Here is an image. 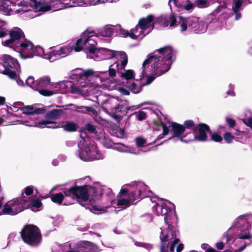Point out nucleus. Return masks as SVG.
<instances>
[{
    "mask_svg": "<svg viewBox=\"0 0 252 252\" xmlns=\"http://www.w3.org/2000/svg\"><path fill=\"white\" fill-rule=\"evenodd\" d=\"M85 128L86 130L91 133H96L97 132L95 127L91 124L88 123L86 124L85 126Z\"/></svg>",
    "mask_w": 252,
    "mask_h": 252,
    "instance_id": "603ef678",
    "label": "nucleus"
},
{
    "mask_svg": "<svg viewBox=\"0 0 252 252\" xmlns=\"http://www.w3.org/2000/svg\"><path fill=\"white\" fill-rule=\"evenodd\" d=\"M75 69L73 70L72 71V72H71V75H70V78H71V80H70V81H63L62 82H61L60 83V86L62 87V88H64L67 90V91H68V90L69 89H71V90L72 91V92L73 93H76V94H84L86 92H89V83L88 82V78L87 77L85 80V82H86L87 83V85L86 86V87H84V89H83L82 91H80V92H77L76 89L74 88H75V86L76 85V84L78 82H80V81H79V80H77L78 79H73V77H72V75H73V72L75 70Z\"/></svg>",
    "mask_w": 252,
    "mask_h": 252,
    "instance_id": "5701e85b",
    "label": "nucleus"
},
{
    "mask_svg": "<svg viewBox=\"0 0 252 252\" xmlns=\"http://www.w3.org/2000/svg\"><path fill=\"white\" fill-rule=\"evenodd\" d=\"M26 45L22 48V50L20 51L19 56L22 59L32 58L34 56H41L44 58V49L40 46L33 47L32 43L30 41H26Z\"/></svg>",
    "mask_w": 252,
    "mask_h": 252,
    "instance_id": "6ab92c4d",
    "label": "nucleus"
},
{
    "mask_svg": "<svg viewBox=\"0 0 252 252\" xmlns=\"http://www.w3.org/2000/svg\"><path fill=\"white\" fill-rule=\"evenodd\" d=\"M223 138L227 143H231L235 139V137L230 132H227L224 134Z\"/></svg>",
    "mask_w": 252,
    "mask_h": 252,
    "instance_id": "de8ad7c7",
    "label": "nucleus"
},
{
    "mask_svg": "<svg viewBox=\"0 0 252 252\" xmlns=\"http://www.w3.org/2000/svg\"><path fill=\"white\" fill-rule=\"evenodd\" d=\"M118 97H109L101 102V109L106 113L110 115L112 110H114V106L117 103Z\"/></svg>",
    "mask_w": 252,
    "mask_h": 252,
    "instance_id": "cd10ccee",
    "label": "nucleus"
},
{
    "mask_svg": "<svg viewBox=\"0 0 252 252\" xmlns=\"http://www.w3.org/2000/svg\"><path fill=\"white\" fill-rule=\"evenodd\" d=\"M173 49L170 46L161 48L149 55L148 58L142 64V78L148 75L143 85H148L154 79L167 72L172 64Z\"/></svg>",
    "mask_w": 252,
    "mask_h": 252,
    "instance_id": "7ed1b4c3",
    "label": "nucleus"
},
{
    "mask_svg": "<svg viewBox=\"0 0 252 252\" xmlns=\"http://www.w3.org/2000/svg\"><path fill=\"white\" fill-rule=\"evenodd\" d=\"M196 26L195 30V32L197 33H201L205 32L207 30V25L206 23L199 18L198 24Z\"/></svg>",
    "mask_w": 252,
    "mask_h": 252,
    "instance_id": "4c0bfd02",
    "label": "nucleus"
},
{
    "mask_svg": "<svg viewBox=\"0 0 252 252\" xmlns=\"http://www.w3.org/2000/svg\"><path fill=\"white\" fill-rule=\"evenodd\" d=\"M177 1L178 0H170L168 2V4L170 6V8L172 9V7L173 5L175 6H177Z\"/></svg>",
    "mask_w": 252,
    "mask_h": 252,
    "instance_id": "69168bd1",
    "label": "nucleus"
},
{
    "mask_svg": "<svg viewBox=\"0 0 252 252\" xmlns=\"http://www.w3.org/2000/svg\"><path fill=\"white\" fill-rule=\"evenodd\" d=\"M27 203L24 202V197L13 199L3 206L2 210H0V216L15 215L27 208Z\"/></svg>",
    "mask_w": 252,
    "mask_h": 252,
    "instance_id": "ddd939ff",
    "label": "nucleus"
},
{
    "mask_svg": "<svg viewBox=\"0 0 252 252\" xmlns=\"http://www.w3.org/2000/svg\"><path fill=\"white\" fill-rule=\"evenodd\" d=\"M58 49L62 58L69 55V54L72 52L73 48L72 46H66L62 47Z\"/></svg>",
    "mask_w": 252,
    "mask_h": 252,
    "instance_id": "e433bc0d",
    "label": "nucleus"
},
{
    "mask_svg": "<svg viewBox=\"0 0 252 252\" xmlns=\"http://www.w3.org/2000/svg\"><path fill=\"white\" fill-rule=\"evenodd\" d=\"M50 84V78L48 76H44L37 80V90L39 93L44 96H50L56 93L44 89L47 88Z\"/></svg>",
    "mask_w": 252,
    "mask_h": 252,
    "instance_id": "b1692460",
    "label": "nucleus"
},
{
    "mask_svg": "<svg viewBox=\"0 0 252 252\" xmlns=\"http://www.w3.org/2000/svg\"><path fill=\"white\" fill-rule=\"evenodd\" d=\"M98 35L93 31H86L82 33L81 37L78 39L74 45V49L75 52H79L83 49L88 50L90 55L89 57L94 56L97 50L95 46L97 44Z\"/></svg>",
    "mask_w": 252,
    "mask_h": 252,
    "instance_id": "1a4fd4ad",
    "label": "nucleus"
},
{
    "mask_svg": "<svg viewBox=\"0 0 252 252\" xmlns=\"http://www.w3.org/2000/svg\"><path fill=\"white\" fill-rule=\"evenodd\" d=\"M209 3H214L215 2H218L221 3V1H223V3L219 5L214 11L213 13L214 14H217L220 12L222 9H224L226 7L225 0H208Z\"/></svg>",
    "mask_w": 252,
    "mask_h": 252,
    "instance_id": "58836bf2",
    "label": "nucleus"
},
{
    "mask_svg": "<svg viewBox=\"0 0 252 252\" xmlns=\"http://www.w3.org/2000/svg\"><path fill=\"white\" fill-rule=\"evenodd\" d=\"M211 140L216 142H220L222 140V138L217 133H213L211 135Z\"/></svg>",
    "mask_w": 252,
    "mask_h": 252,
    "instance_id": "5fc2aeb1",
    "label": "nucleus"
},
{
    "mask_svg": "<svg viewBox=\"0 0 252 252\" xmlns=\"http://www.w3.org/2000/svg\"><path fill=\"white\" fill-rule=\"evenodd\" d=\"M18 73V72H16V76L14 77L11 78L12 79H15L19 86H23L24 82L17 76V74Z\"/></svg>",
    "mask_w": 252,
    "mask_h": 252,
    "instance_id": "6e6d98bb",
    "label": "nucleus"
},
{
    "mask_svg": "<svg viewBox=\"0 0 252 252\" xmlns=\"http://www.w3.org/2000/svg\"><path fill=\"white\" fill-rule=\"evenodd\" d=\"M24 202L27 203V208L31 207L33 212H36L42 209V203L40 200L24 197Z\"/></svg>",
    "mask_w": 252,
    "mask_h": 252,
    "instance_id": "c756f323",
    "label": "nucleus"
},
{
    "mask_svg": "<svg viewBox=\"0 0 252 252\" xmlns=\"http://www.w3.org/2000/svg\"><path fill=\"white\" fill-rule=\"evenodd\" d=\"M135 245L137 247H143L147 250H150L153 248V246L152 245L148 243H143V242H135Z\"/></svg>",
    "mask_w": 252,
    "mask_h": 252,
    "instance_id": "09e8293b",
    "label": "nucleus"
},
{
    "mask_svg": "<svg viewBox=\"0 0 252 252\" xmlns=\"http://www.w3.org/2000/svg\"><path fill=\"white\" fill-rule=\"evenodd\" d=\"M24 192L27 195L31 194L33 192L32 188V187H27L25 189Z\"/></svg>",
    "mask_w": 252,
    "mask_h": 252,
    "instance_id": "e2e57ef3",
    "label": "nucleus"
},
{
    "mask_svg": "<svg viewBox=\"0 0 252 252\" xmlns=\"http://www.w3.org/2000/svg\"><path fill=\"white\" fill-rule=\"evenodd\" d=\"M158 21L164 27H179L181 32L186 31L189 28L195 32L198 24L199 18L196 17H184L182 16H175L172 13L169 15H163L158 18Z\"/></svg>",
    "mask_w": 252,
    "mask_h": 252,
    "instance_id": "423d86ee",
    "label": "nucleus"
},
{
    "mask_svg": "<svg viewBox=\"0 0 252 252\" xmlns=\"http://www.w3.org/2000/svg\"><path fill=\"white\" fill-rule=\"evenodd\" d=\"M135 143L138 147H141L146 143V141L142 137H137L135 139Z\"/></svg>",
    "mask_w": 252,
    "mask_h": 252,
    "instance_id": "8fccbe9b",
    "label": "nucleus"
},
{
    "mask_svg": "<svg viewBox=\"0 0 252 252\" xmlns=\"http://www.w3.org/2000/svg\"><path fill=\"white\" fill-rule=\"evenodd\" d=\"M64 193L66 196L70 197L69 202H64V205L72 204L74 199L76 198L78 199L79 204L83 207L87 205L89 198V202L93 204L102 195L101 189L98 185L93 187L86 184L75 186L64 190Z\"/></svg>",
    "mask_w": 252,
    "mask_h": 252,
    "instance_id": "20e7f679",
    "label": "nucleus"
},
{
    "mask_svg": "<svg viewBox=\"0 0 252 252\" xmlns=\"http://www.w3.org/2000/svg\"><path fill=\"white\" fill-rule=\"evenodd\" d=\"M4 62L0 63V73L7 75L9 78L16 76V72L20 69L17 60L8 55L2 56Z\"/></svg>",
    "mask_w": 252,
    "mask_h": 252,
    "instance_id": "4468645a",
    "label": "nucleus"
},
{
    "mask_svg": "<svg viewBox=\"0 0 252 252\" xmlns=\"http://www.w3.org/2000/svg\"><path fill=\"white\" fill-rule=\"evenodd\" d=\"M116 136L119 138H123L125 136V131L122 128H119L116 132Z\"/></svg>",
    "mask_w": 252,
    "mask_h": 252,
    "instance_id": "bf43d9fd",
    "label": "nucleus"
},
{
    "mask_svg": "<svg viewBox=\"0 0 252 252\" xmlns=\"http://www.w3.org/2000/svg\"><path fill=\"white\" fill-rule=\"evenodd\" d=\"M179 243H166L161 244L160 252H181L184 248V245Z\"/></svg>",
    "mask_w": 252,
    "mask_h": 252,
    "instance_id": "a878e982",
    "label": "nucleus"
},
{
    "mask_svg": "<svg viewBox=\"0 0 252 252\" xmlns=\"http://www.w3.org/2000/svg\"><path fill=\"white\" fill-rule=\"evenodd\" d=\"M160 124L163 129V132L158 135L157 139L163 138L171 131L173 136L167 140H173L174 142L180 141L186 143L192 141V138L189 137L190 132L186 131L185 126L183 125L170 121L165 123L161 122Z\"/></svg>",
    "mask_w": 252,
    "mask_h": 252,
    "instance_id": "0eeeda50",
    "label": "nucleus"
},
{
    "mask_svg": "<svg viewBox=\"0 0 252 252\" xmlns=\"http://www.w3.org/2000/svg\"><path fill=\"white\" fill-rule=\"evenodd\" d=\"M63 130L68 132H74L77 130L78 126L77 124L73 122H66L62 126Z\"/></svg>",
    "mask_w": 252,
    "mask_h": 252,
    "instance_id": "f704fd0d",
    "label": "nucleus"
},
{
    "mask_svg": "<svg viewBox=\"0 0 252 252\" xmlns=\"http://www.w3.org/2000/svg\"><path fill=\"white\" fill-rule=\"evenodd\" d=\"M210 131V128L208 125L205 124H200L197 125L193 134L190 133L189 137L192 138V141L196 140L199 141H205L207 140V134Z\"/></svg>",
    "mask_w": 252,
    "mask_h": 252,
    "instance_id": "4be33fe9",
    "label": "nucleus"
},
{
    "mask_svg": "<svg viewBox=\"0 0 252 252\" xmlns=\"http://www.w3.org/2000/svg\"><path fill=\"white\" fill-rule=\"evenodd\" d=\"M23 241L32 246L38 245L41 241V235L38 228L33 225H26L20 232Z\"/></svg>",
    "mask_w": 252,
    "mask_h": 252,
    "instance_id": "9b49d317",
    "label": "nucleus"
},
{
    "mask_svg": "<svg viewBox=\"0 0 252 252\" xmlns=\"http://www.w3.org/2000/svg\"><path fill=\"white\" fill-rule=\"evenodd\" d=\"M63 193H64L63 192ZM67 198H69L70 199V197L66 196L65 194H63L62 193H58L52 195L51 200L54 203L61 204L63 201V203L64 202H68L69 201H66Z\"/></svg>",
    "mask_w": 252,
    "mask_h": 252,
    "instance_id": "2f4dec72",
    "label": "nucleus"
},
{
    "mask_svg": "<svg viewBox=\"0 0 252 252\" xmlns=\"http://www.w3.org/2000/svg\"><path fill=\"white\" fill-rule=\"evenodd\" d=\"M119 91L123 94H124V95H129V91L124 88H122V87L120 88L119 89Z\"/></svg>",
    "mask_w": 252,
    "mask_h": 252,
    "instance_id": "0e129e2a",
    "label": "nucleus"
},
{
    "mask_svg": "<svg viewBox=\"0 0 252 252\" xmlns=\"http://www.w3.org/2000/svg\"><path fill=\"white\" fill-rule=\"evenodd\" d=\"M127 105L128 101L127 100L118 99L117 103H116V105L114 106V110H112L109 115L117 121H121L122 117L119 114L126 115L127 111L129 110Z\"/></svg>",
    "mask_w": 252,
    "mask_h": 252,
    "instance_id": "aec40b11",
    "label": "nucleus"
},
{
    "mask_svg": "<svg viewBox=\"0 0 252 252\" xmlns=\"http://www.w3.org/2000/svg\"><path fill=\"white\" fill-rule=\"evenodd\" d=\"M170 206H174L173 204L168 201H166L161 205L156 204V206L153 207V212L158 216H164V220L165 224H168L170 226V222H176L177 218L174 212L170 209Z\"/></svg>",
    "mask_w": 252,
    "mask_h": 252,
    "instance_id": "2eb2a0df",
    "label": "nucleus"
},
{
    "mask_svg": "<svg viewBox=\"0 0 252 252\" xmlns=\"http://www.w3.org/2000/svg\"><path fill=\"white\" fill-rule=\"evenodd\" d=\"M10 109L13 112H17L20 110L23 114L28 116L30 119L29 121L31 122L37 119V115L44 114L46 112V110L44 108L34 109L33 106L32 105L24 107L23 103L21 102H14L12 106L10 107Z\"/></svg>",
    "mask_w": 252,
    "mask_h": 252,
    "instance_id": "a211bd4d",
    "label": "nucleus"
},
{
    "mask_svg": "<svg viewBox=\"0 0 252 252\" xmlns=\"http://www.w3.org/2000/svg\"><path fill=\"white\" fill-rule=\"evenodd\" d=\"M34 120L32 121H25L24 124L29 126H34V127H38L40 128H56L58 127L56 123L50 121H41L38 122H35Z\"/></svg>",
    "mask_w": 252,
    "mask_h": 252,
    "instance_id": "bb28decb",
    "label": "nucleus"
},
{
    "mask_svg": "<svg viewBox=\"0 0 252 252\" xmlns=\"http://www.w3.org/2000/svg\"><path fill=\"white\" fill-rule=\"evenodd\" d=\"M76 111L79 113H85L87 112H91L93 114H95V110L92 107L86 106H76Z\"/></svg>",
    "mask_w": 252,
    "mask_h": 252,
    "instance_id": "a19ab883",
    "label": "nucleus"
},
{
    "mask_svg": "<svg viewBox=\"0 0 252 252\" xmlns=\"http://www.w3.org/2000/svg\"><path fill=\"white\" fill-rule=\"evenodd\" d=\"M183 126H185V129H189L193 132L195 130V128L197 126V125H195L193 122L191 120L186 121L184 122Z\"/></svg>",
    "mask_w": 252,
    "mask_h": 252,
    "instance_id": "a18cd8bd",
    "label": "nucleus"
},
{
    "mask_svg": "<svg viewBox=\"0 0 252 252\" xmlns=\"http://www.w3.org/2000/svg\"><path fill=\"white\" fill-rule=\"evenodd\" d=\"M85 207H86V209H89L91 212L96 214H101L105 211L104 209H102L99 206H85Z\"/></svg>",
    "mask_w": 252,
    "mask_h": 252,
    "instance_id": "37998d69",
    "label": "nucleus"
},
{
    "mask_svg": "<svg viewBox=\"0 0 252 252\" xmlns=\"http://www.w3.org/2000/svg\"><path fill=\"white\" fill-rule=\"evenodd\" d=\"M252 213H248L238 216L234 220L232 226L225 232L222 241L230 248L228 252H241L247 246L243 243L245 240H250L252 234Z\"/></svg>",
    "mask_w": 252,
    "mask_h": 252,
    "instance_id": "f03ea898",
    "label": "nucleus"
},
{
    "mask_svg": "<svg viewBox=\"0 0 252 252\" xmlns=\"http://www.w3.org/2000/svg\"><path fill=\"white\" fill-rule=\"evenodd\" d=\"M154 16L152 15H149L146 17L140 19L138 23L140 29H142L144 31H148V33L153 30L154 27Z\"/></svg>",
    "mask_w": 252,
    "mask_h": 252,
    "instance_id": "393cba45",
    "label": "nucleus"
},
{
    "mask_svg": "<svg viewBox=\"0 0 252 252\" xmlns=\"http://www.w3.org/2000/svg\"><path fill=\"white\" fill-rule=\"evenodd\" d=\"M29 5L26 2L23 11L29 13L28 16L34 18L41 15L44 12L49 11L50 6L47 4L42 3L41 0H30Z\"/></svg>",
    "mask_w": 252,
    "mask_h": 252,
    "instance_id": "dca6fc26",
    "label": "nucleus"
},
{
    "mask_svg": "<svg viewBox=\"0 0 252 252\" xmlns=\"http://www.w3.org/2000/svg\"><path fill=\"white\" fill-rule=\"evenodd\" d=\"M61 249L64 252H96L98 247L93 243L83 241L78 243L67 242L62 245Z\"/></svg>",
    "mask_w": 252,
    "mask_h": 252,
    "instance_id": "f8f14e48",
    "label": "nucleus"
},
{
    "mask_svg": "<svg viewBox=\"0 0 252 252\" xmlns=\"http://www.w3.org/2000/svg\"><path fill=\"white\" fill-rule=\"evenodd\" d=\"M128 185L133 187L135 190L128 193L126 189L122 188L116 199L112 202L114 207L125 209L134 200L147 197V187L144 183L132 182Z\"/></svg>",
    "mask_w": 252,
    "mask_h": 252,
    "instance_id": "39448f33",
    "label": "nucleus"
},
{
    "mask_svg": "<svg viewBox=\"0 0 252 252\" xmlns=\"http://www.w3.org/2000/svg\"><path fill=\"white\" fill-rule=\"evenodd\" d=\"M201 248L205 251V252H217L207 244H203L201 246Z\"/></svg>",
    "mask_w": 252,
    "mask_h": 252,
    "instance_id": "3c124183",
    "label": "nucleus"
},
{
    "mask_svg": "<svg viewBox=\"0 0 252 252\" xmlns=\"http://www.w3.org/2000/svg\"><path fill=\"white\" fill-rule=\"evenodd\" d=\"M124 69H123L124 70ZM121 70L120 71L118 72L119 73H121V76L122 77L125 78L126 80H130L134 78V72L133 70L128 69L125 71L124 72H122Z\"/></svg>",
    "mask_w": 252,
    "mask_h": 252,
    "instance_id": "ea45409f",
    "label": "nucleus"
},
{
    "mask_svg": "<svg viewBox=\"0 0 252 252\" xmlns=\"http://www.w3.org/2000/svg\"><path fill=\"white\" fill-rule=\"evenodd\" d=\"M44 58L48 60L50 62H53L55 60L61 58V57L58 49H57L50 53H46L45 55H44Z\"/></svg>",
    "mask_w": 252,
    "mask_h": 252,
    "instance_id": "72a5a7b5",
    "label": "nucleus"
},
{
    "mask_svg": "<svg viewBox=\"0 0 252 252\" xmlns=\"http://www.w3.org/2000/svg\"><path fill=\"white\" fill-rule=\"evenodd\" d=\"M114 149L120 152L127 153L134 155H139L141 152V150L139 149H136L133 147H129L121 143L116 144Z\"/></svg>",
    "mask_w": 252,
    "mask_h": 252,
    "instance_id": "c85d7f7f",
    "label": "nucleus"
},
{
    "mask_svg": "<svg viewBox=\"0 0 252 252\" xmlns=\"http://www.w3.org/2000/svg\"><path fill=\"white\" fill-rule=\"evenodd\" d=\"M63 113L62 109H54L47 113L45 117L51 120L58 119Z\"/></svg>",
    "mask_w": 252,
    "mask_h": 252,
    "instance_id": "473e14b6",
    "label": "nucleus"
},
{
    "mask_svg": "<svg viewBox=\"0 0 252 252\" xmlns=\"http://www.w3.org/2000/svg\"><path fill=\"white\" fill-rule=\"evenodd\" d=\"M26 84L33 90H37V80L35 81L33 77L29 76L26 80Z\"/></svg>",
    "mask_w": 252,
    "mask_h": 252,
    "instance_id": "79ce46f5",
    "label": "nucleus"
},
{
    "mask_svg": "<svg viewBox=\"0 0 252 252\" xmlns=\"http://www.w3.org/2000/svg\"><path fill=\"white\" fill-rule=\"evenodd\" d=\"M176 222H170V226L168 224H165L164 226L160 228V234L159 238L161 244L166 243H179L180 240L178 238V233L174 225Z\"/></svg>",
    "mask_w": 252,
    "mask_h": 252,
    "instance_id": "f3484780",
    "label": "nucleus"
},
{
    "mask_svg": "<svg viewBox=\"0 0 252 252\" xmlns=\"http://www.w3.org/2000/svg\"><path fill=\"white\" fill-rule=\"evenodd\" d=\"M13 4L9 0H0V10L5 15H8L12 11Z\"/></svg>",
    "mask_w": 252,
    "mask_h": 252,
    "instance_id": "7c9ffc66",
    "label": "nucleus"
},
{
    "mask_svg": "<svg viewBox=\"0 0 252 252\" xmlns=\"http://www.w3.org/2000/svg\"><path fill=\"white\" fill-rule=\"evenodd\" d=\"M116 136L119 138H123L125 136V131L122 128H119L116 132Z\"/></svg>",
    "mask_w": 252,
    "mask_h": 252,
    "instance_id": "052dcab7",
    "label": "nucleus"
},
{
    "mask_svg": "<svg viewBox=\"0 0 252 252\" xmlns=\"http://www.w3.org/2000/svg\"><path fill=\"white\" fill-rule=\"evenodd\" d=\"M10 38L2 42L3 45L9 47L20 54V51L22 50L27 43L26 41L29 40L25 39L23 31L19 28L15 27L12 28L9 32Z\"/></svg>",
    "mask_w": 252,
    "mask_h": 252,
    "instance_id": "9d476101",
    "label": "nucleus"
},
{
    "mask_svg": "<svg viewBox=\"0 0 252 252\" xmlns=\"http://www.w3.org/2000/svg\"><path fill=\"white\" fill-rule=\"evenodd\" d=\"M128 88L134 94H138L141 91V87L138 86L135 83L133 82L131 84H127Z\"/></svg>",
    "mask_w": 252,
    "mask_h": 252,
    "instance_id": "c03bdc74",
    "label": "nucleus"
},
{
    "mask_svg": "<svg viewBox=\"0 0 252 252\" xmlns=\"http://www.w3.org/2000/svg\"><path fill=\"white\" fill-rule=\"evenodd\" d=\"M88 138H83L78 143V151L76 153L81 160L85 161H91L103 159L102 154L93 144H88Z\"/></svg>",
    "mask_w": 252,
    "mask_h": 252,
    "instance_id": "6e6552de",
    "label": "nucleus"
},
{
    "mask_svg": "<svg viewBox=\"0 0 252 252\" xmlns=\"http://www.w3.org/2000/svg\"><path fill=\"white\" fill-rule=\"evenodd\" d=\"M226 122L230 127H233L235 125V121L231 118H227Z\"/></svg>",
    "mask_w": 252,
    "mask_h": 252,
    "instance_id": "4d7b16f0",
    "label": "nucleus"
},
{
    "mask_svg": "<svg viewBox=\"0 0 252 252\" xmlns=\"http://www.w3.org/2000/svg\"><path fill=\"white\" fill-rule=\"evenodd\" d=\"M87 58L95 61L116 58L117 60L109 66L107 70L94 71L92 69L86 70L81 68L75 69L73 72V79H78L77 80L80 81L75 86L74 88L77 92L83 90V89L87 85L85 82L86 78L92 76L96 78V82H99L98 85L100 87L104 89H109L111 85L114 83L117 72L125 69L128 61L127 55L124 52L112 50L105 48L97 49L94 56L89 57L87 55Z\"/></svg>",
    "mask_w": 252,
    "mask_h": 252,
    "instance_id": "f257e3e1",
    "label": "nucleus"
},
{
    "mask_svg": "<svg viewBox=\"0 0 252 252\" xmlns=\"http://www.w3.org/2000/svg\"><path fill=\"white\" fill-rule=\"evenodd\" d=\"M195 3L196 6L200 8L208 7L210 4L208 0H196Z\"/></svg>",
    "mask_w": 252,
    "mask_h": 252,
    "instance_id": "49530a36",
    "label": "nucleus"
},
{
    "mask_svg": "<svg viewBox=\"0 0 252 252\" xmlns=\"http://www.w3.org/2000/svg\"><path fill=\"white\" fill-rule=\"evenodd\" d=\"M117 27H107L101 30L100 34L101 36L104 37H110L114 33L115 30H116Z\"/></svg>",
    "mask_w": 252,
    "mask_h": 252,
    "instance_id": "c9c22d12",
    "label": "nucleus"
},
{
    "mask_svg": "<svg viewBox=\"0 0 252 252\" xmlns=\"http://www.w3.org/2000/svg\"><path fill=\"white\" fill-rule=\"evenodd\" d=\"M84 180H85L86 181V183H88L91 180V178L89 176H87L84 178H81V179H79V180H78V182H80L81 181H83Z\"/></svg>",
    "mask_w": 252,
    "mask_h": 252,
    "instance_id": "774afa93",
    "label": "nucleus"
},
{
    "mask_svg": "<svg viewBox=\"0 0 252 252\" xmlns=\"http://www.w3.org/2000/svg\"><path fill=\"white\" fill-rule=\"evenodd\" d=\"M102 143L104 146L107 148H110L112 146L111 141L108 139H104L102 141Z\"/></svg>",
    "mask_w": 252,
    "mask_h": 252,
    "instance_id": "680f3d73",
    "label": "nucleus"
},
{
    "mask_svg": "<svg viewBox=\"0 0 252 252\" xmlns=\"http://www.w3.org/2000/svg\"><path fill=\"white\" fill-rule=\"evenodd\" d=\"M136 118L139 121H142L146 119V114L142 110H140L136 113Z\"/></svg>",
    "mask_w": 252,
    "mask_h": 252,
    "instance_id": "864d4df0",
    "label": "nucleus"
},
{
    "mask_svg": "<svg viewBox=\"0 0 252 252\" xmlns=\"http://www.w3.org/2000/svg\"><path fill=\"white\" fill-rule=\"evenodd\" d=\"M224 245V244L222 242H218L216 245L217 248L220 250L223 249Z\"/></svg>",
    "mask_w": 252,
    "mask_h": 252,
    "instance_id": "338daca9",
    "label": "nucleus"
},
{
    "mask_svg": "<svg viewBox=\"0 0 252 252\" xmlns=\"http://www.w3.org/2000/svg\"><path fill=\"white\" fill-rule=\"evenodd\" d=\"M195 6H196L195 3L194 4L192 3L189 2L184 6V8L186 10L189 11L192 9Z\"/></svg>",
    "mask_w": 252,
    "mask_h": 252,
    "instance_id": "13d9d810",
    "label": "nucleus"
},
{
    "mask_svg": "<svg viewBox=\"0 0 252 252\" xmlns=\"http://www.w3.org/2000/svg\"><path fill=\"white\" fill-rule=\"evenodd\" d=\"M119 28H120L119 34L124 37L129 36L133 39H142L144 36L148 34V31L140 29L138 24L129 32L122 29L120 27Z\"/></svg>",
    "mask_w": 252,
    "mask_h": 252,
    "instance_id": "412c9836",
    "label": "nucleus"
}]
</instances>
